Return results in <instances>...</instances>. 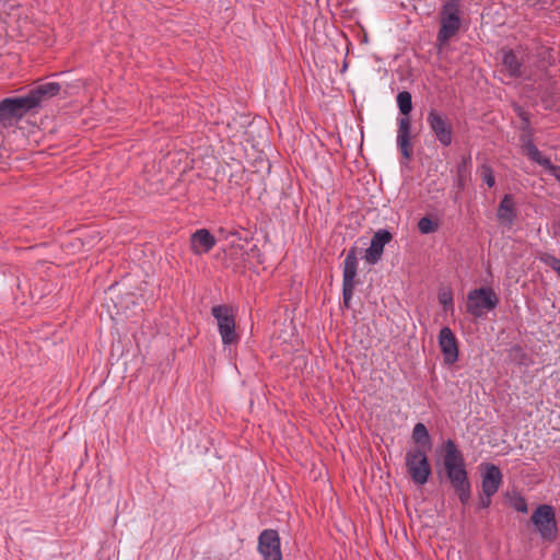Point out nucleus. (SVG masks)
Returning a JSON list of instances; mask_svg holds the SVG:
<instances>
[{
    "label": "nucleus",
    "mask_w": 560,
    "mask_h": 560,
    "mask_svg": "<svg viewBox=\"0 0 560 560\" xmlns=\"http://www.w3.org/2000/svg\"><path fill=\"white\" fill-rule=\"evenodd\" d=\"M443 469L447 481L458 495L460 502L466 504L471 494L465 458L456 443L448 439L443 443Z\"/></svg>",
    "instance_id": "1"
},
{
    "label": "nucleus",
    "mask_w": 560,
    "mask_h": 560,
    "mask_svg": "<svg viewBox=\"0 0 560 560\" xmlns=\"http://www.w3.org/2000/svg\"><path fill=\"white\" fill-rule=\"evenodd\" d=\"M398 108L405 116L398 119L397 147L402 156L409 161L412 155L411 121L408 115L412 109V96L408 91H401L396 97Z\"/></svg>",
    "instance_id": "2"
},
{
    "label": "nucleus",
    "mask_w": 560,
    "mask_h": 560,
    "mask_svg": "<svg viewBox=\"0 0 560 560\" xmlns=\"http://www.w3.org/2000/svg\"><path fill=\"white\" fill-rule=\"evenodd\" d=\"M460 0H445L440 11V30L436 35V45L443 48L460 28Z\"/></svg>",
    "instance_id": "3"
},
{
    "label": "nucleus",
    "mask_w": 560,
    "mask_h": 560,
    "mask_svg": "<svg viewBox=\"0 0 560 560\" xmlns=\"http://www.w3.org/2000/svg\"><path fill=\"white\" fill-rule=\"evenodd\" d=\"M407 472L417 486H423L429 481L432 469L427 453L421 447L407 451L405 457Z\"/></svg>",
    "instance_id": "4"
},
{
    "label": "nucleus",
    "mask_w": 560,
    "mask_h": 560,
    "mask_svg": "<svg viewBox=\"0 0 560 560\" xmlns=\"http://www.w3.org/2000/svg\"><path fill=\"white\" fill-rule=\"evenodd\" d=\"M530 521L542 540L555 541L558 537V523L552 505L539 504L533 512Z\"/></svg>",
    "instance_id": "5"
},
{
    "label": "nucleus",
    "mask_w": 560,
    "mask_h": 560,
    "mask_svg": "<svg viewBox=\"0 0 560 560\" xmlns=\"http://www.w3.org/2000/svg\"><path fill=\"white\" fill-rule=\"evenodd\" d=\"M211 314L217 320L218 330L224 346L235 345L240 340L236 332L235 315L231 306L215 305L211 308Z\"/></svg>",
    "instance_id": "6"
},
{
    "label": "nucleus",
    "mask_w": 560,
    "mask_h": 560,
    "mask_svg": "<svg viewBox=\"0 0 560 560\" xmlns=\"http://www.w3.org/2000/svg\"><path fill=\"white\" fill-rule=\"evenodd\" d=\"M358 249L351 247L345 258L342 267V299L345 307L349 308L354 294L355 287L360 283L358 280Z\"/></svg>",
    "instance_id": "7"
},
{
    "label": "nucleus",
    "mask_w": 560,
    "mask_h": 560,
    "mask_svg": "<svg viewBox=\"0 0 560 560\" xmlns=\"http://www.w3.org/2000/svg\"><path fill=\"white\" fill-rule=\"evenodd\" d=\"M499 298L491 288L471 290L467 296V312L474 317H481L497 307Z\"/></svg>",
    "instance_id": "8"
},
{
    "label": "nucleus",
    "mask_w": 560,
    "mask_h": 560,
    "mask_svg": "<svg viewBox=\"0 0 560 560\" xmlns=\"http://www.w3.org/2000/svg\"><path fill=\"white\" fill-rule=\"evenodd\" d=\"M428 126L442 147H450L453 141V127L448 117L435 108H431L427 116Z\"/></svg>",
    "instance_id": "9"
},
{
    "label": "nucleus",
    "mask_w": 560,
    "mask_h": 560,
    "mask_svg": "<svg viewBox=\"0 0 560 560\" xmlns=\"http://www.w3.org/2000/svg\"><path fill=\"white\" fill-rule=\"evenodd\" d=\"M257 549L264 560H282L280 537L276 529H264L259 534Z\"/></svg>",
    "instance_id": "10"
},
{
    "label": "nucleus",
    "mask_w": 560,
    "mask_h": 560,
    "mask_svg": "<svg viewBox=\"0 0 560 560\" xmlns=\"http://www.w3.org/2000/svg\"><path fill=\"white\" fill-rule=\"evenodd\" d=\"M439 346L445 364H454L458 360V341L453 330L445 326L439 332Z\"/></svg>",
    "instance_id": "11"
},
{
    "label": "nucleus",
    "mask_w": 560,
    "mask_h": 560,
    "mask_svg": "<svg viewBox=\"0 0 560 560\" xmlns=\"http://www.w3.org/2000/svg\"><path fill=\"white\" fill-rule=\"evenodd\" d=\"M393 238L389 231L385 229L377 230L372 240L370 247L365 250L364 259L370 265L377 264L383 255L384 246Z\"/></svg>",
    "instance_id": "12"
},
{
    "label": "nucleus",
    "mask_w": 560,
    "mask_h": 560,
    "mask_svg": "<svg viewBox=\"0 0 560 560\" xmlns=\"http://www.w3.org/2000/svg\"><path fill=\"white\" fill-rule=\"evenodd\" d=\"M502 478L500 468L493 464H488L481 477L482 493L487 494V497H493L502 483Z\"/></svg>",
    "instance_id": "13"
},
{
    "label": "nucleus",
    "mask_w": 560,
    "mask_h": 560,
    "mask_svg": "<svg viewBox=\"0 0 560 560\" xmlns=\"http://www.w3.org/2000/svg\"><path fill=\"white\" fill-rule=\"evenodd\" d=\"M60 90L61 85L58 82H45L31 89L28 95L35 102L36 109H38L43 103L58 95Z\"/></svg>",
    "instance_id": "14"
},
{
    "label": "nucleus",
    "mask_w": 560,
    "mask_h": 560,
    "mask_svg": "<svg viewBox=\"0 0 560 560\" xmlns=\"http://www.w3.org/2000/svg\"><path fill=\"white\" fill-rule=\"evenodd\" d=\"M500 52L502 55L501 63L506 74L512 79L521 78L525 72V67L514 50L502 48Z\"/></svg>",
    "instance_id": "15"
},
{
    "label": "nucleus",
    "mask_w": 560,
    "mask_h": 560,
    "mask_svg": "<svg viewBox=\"0 0 560 560\" xmlns=\"http://www.w3.org/2000/svg\"><path fill=\"white\" fill-rule=\"evenodd\" d=\"M215 238L207 229H199L190 237V247L196 255L209 253L215 245Z\"/></svg>",
    "instance_id": "16"
},
{
    "label": "nucleus",
    "mask_w": 560,
    "mask_h": 560,
    "mask_svg": "<svg viewBox=\"0 0 560 560\" xmlns=\"http://www.w3.org/2000/svg\"><path fill=\"white\" fill-rule=\"evenodd\" d=\"M516 217L517 211L513 196L506 194L499 203L497 218L502 225L511 228L514 224Z\"/></svg>",
    "instance_id": "17"
},
{
    "label": "nucleus",
    "mask_w": 560,
    "mask_h": 560,
    "mask_svg": "<svg viewBox=\"0 0 560 560\" xmlns=\"http://www.w3.org/2000/svg\"><path fill=\"white\" fill-rule=\"evenodd\" d=\"M521 141H522V150H523L524 154L530 161L537 163L540 166H544L545 168H547L548 166H551L550 159L542 155V153L538 150V148L533 142L530 135L522 136Z\"/></svg>",
    "instance_id": "18"
},
{
    "label": "nucleus",
    "mask_w": 560,
    "mask_h": 560,
    "mask_svg": "<svg viewBox=\"0 0 560 560\" xmlns=\"http://www.w3.org/2000/svg\"><path fill=\"white\" fill-rule=\"evenodd\" d=\"M8 100L18 120L23 118L27 113L36 110L35 102L31 100L28 93L24 96L8 97Z\"/></svg>",
    "instance_id": "19"
},
{
    "label": "nucleus",
    "mask_w": 560,
    "mask_h": 560,
    "mask_svg": "<svg viewBox=\"0 0 560 560\" xmlns=\"http://www.w3.org/2000/svg\"><path fill=\"white\" fill-rule=\"evenodd\" d=\"M471 158L463 156L456 168L457 185L463 188L470 175Z\"/></svg>",
    "instance_id": "20"
},
{
    "label": "nucleus",
    "mask_w": 560,
    "mask_h": 560,
    "mask_svg": "<svg viewBox=\"0 0 560 560\" xmlns=\"http://www.w3.org/2000/svg\"><path fill=\"white\" fill-rule=\"evenodd\" d=\"M16 120L18 118L15 117V114L11 108V104L8 97L2 100L0 102V126L10 127Z\"/></svg>",
    "instance_id": "21"
},
{
    "label": "nucleus",
    "mask_w": 560,
    "mask_h": 560,
    "mask_svg": "<svg viewBox=\"0 0 560 560\" xmlns=\"http://www.w3.org/2000/svg\"><path fill=\"white\" fill-rule=\"evenodd\" d=\"M412 440L415 441L416 444L418 445H421L423 447H428L430 448L431 447V439H430V434L428 432V429L427 427L421 423V422H418L415 427H413V430H412Z\"/></svg>",
    "instance_id": "22"
},
{
    "label": "nucleus",
    "mask_w": 560,
    "mask_h": 560,
    "mask_svg": "<svg viewBox=\"0 0 560 560\" xmlns=\"http://www.w3.org/2000/svg\"><path fill=\"white\" fill-rule=\"evenodd\" d=\"M539 260L546 266L550 267L552 270H555L557 275L560 277V258H557L556 256L549 253H542L539 255Z\"/></svg>",
    "instance_id": "23"
},
{
    "label": "nucleus",
    "mask_w": 560,
    "mask_h": 560,
    "mask_svg": "<svg viewBox=\"0 0 560 560\" xmlns=\"http://www.w3.org/2000/svg\"><path fill=\"white\" fill-rule=\"evenodd\" d=\"M418 229L422 234H430L439 229V224L429 217H423L418 222Z\"/></svg>",
    "instance_id": "24"
},
{
    "label": "nucleus",
    "mask_w": 560,
    "mask_h": 560,
    "mask_svg": "<svg viewBox=\"0 0 560 560\" xmlns=\"http://www.w3.org/2000/svg\"><path fill=\"white\" fill-rule=\"evenodd\" d=\"M480 176L482 182L489 187L492 188L495 184V178L493 175L492 167L489 164H482L480 167Z\"/></svg>",
    "instance_id": "25"
},
{
    "label": "nucleus",
    "mask_w": 560,
    "mask_h": 560,
    "mask_svg": "<svg viewBox=\"0 0 560 560\" xmlns=\"http://www.w3.org/2000/svg\"><path fill=\"white\" fill-rule=\"evenodd\" d=\"M510 358H512L517 363L523 364L526 358V353L521 346L516 345L510 349Z\"/></svg>",
    "instance_id": "26"
},
{
    "label": "nucleus",
    "mask_w": 560,
    "mask_h": 560,
    "mask_svg": "<svg viewBox=\"0 0 560 560\" xmlns=\"http://www.w3.org/2000/svg\"><path fill=\"white\" fill-rule=\"evenodd\" d=\"M512 506L517 512H521V513L528 512L527 502H526L525 498L522 495H517L516 498H514V500L512 501Z\"/></svg>",
    "instance_id": "27"
},
{
    "label": "nucleus",
    "mask_w": 560,
    "mask_h": 560,
    "mask_svg": "<svg viewBox=\"0 0 560 560\" xmlns=\"http://www.w3.org/2000/svg\"><path fill=\"white\" fill-rule=\"evenodd\" d=\"M439 301L446 308L447 306L453 305V295L450 291L442 292L439 295Z\"/></svg>",
    "instance_id": "28"
},
{
    "label": "nucleus",
    "mask_w": 560,
    "mask_h": 560,
    "mask_svg": "<svg viewBox=\"0 0 560 560\" xmlns=\"http://www.w3.org/2000/svg\"><path fill=\"white\" fill-rule=\"evenodd\" d=\"M491 498L492 497H487V494L482 493L480 495L479 503H478L479 509H487V508H489L490 504H491Z\"/></svg>",
    "instance_id": "29"
},
{
    "label": "nucleus",
    "mask_w": 560,
    "mask_h": 560,
    "mask_svg": "<svg viewBox=\"0 0 560 560\" xmlns=\"http://www.w3.org/2000/svg\"><path fill=\"white\" fill-rule=\"evenodd\" d=\"M547 170L560 182V166L551 163V166H548Z\"/></svg>",
    "instance_id": "30"
},
{
    "label": "nucleus",
    "mask_w": 560,
    "mask_h": 560,
    "mask_svg": "<svg viewBox=\"0 0 560 560\" xmlns=\"http://www.w3.org/2000/svg\"><path fill=\"white\" fill-rule=\"evenodd\" d=\"M553 235L560 237V217L552 223Z\"/></svg>",
    "instance_id": "31"
}]
</instances>
